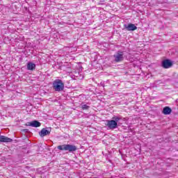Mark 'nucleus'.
Listing matches in <instances>:
<instances>
[{
  "label": "nucleus",
  "mask_w": 178,
  "mask_h": 178,
  "mask_svg": "<svg viewBox=\"0 0 178 178\" xmlns=\"http://www.w3.org/2000/svg\"><path fill=\"white\" fill-rule=\"evenodd\" d=\"M120 120H122V117L114 116L113 120L106 121V126H107L108 130H115V129H118L122 124V123L119 122Z\"/></svg>",
  "instance_id": "1"
},
{
  "label": "nucleus",
  "mask_w": 178,
  "mask_h": 178,
  "mask_svg": "<svg viewBox=\"0 0 178 178\" xmlns=\"http://www.w3.org/2000/svg\"><path fill=\"white\" fill-rule=\"evenodd\" d=\"M114 62L116 63H120V62H123L124 60V52L122 51H117L113 55Z\"/></svg>",
  "instance_id": "4"
},
{
  "label": "nucleus",
  "mask_w": 178,
  "mask_h": 178,
  "mask_svg": "<svg viewBox=\"0 0 178 178\" xmlns=\"http://www.w3.org/2000/svg\"><path fill=\"white\" fill-rule=\"evenodd\" d=\"M41 126V122L38 120L32 121V127H40Z\"/></svg>",
  "instance_id": "11"
},
{
  "label": "nucleus",
  "mask_w": 178,
  "mask_h": 178,
  "mask_svg": "<svg viewBox=\"0 0 178 178\" xmlns=\"http://www.w3.org/2000/svg\"><path fill=\"white\" fill-rule=\"evenodd\" d=\"M22 131H24V133H29V129H22Z\"/></svg>",
  "instance_id": "14"
},
{
  "label": "nucleus",
  "mask_w": 178,
  "mask_h": 178,
  "mask_svg": "<svg viewBox=\"0 0 178 178\" xmlns=\"http://www.w3.org/2000/svg\"><path fill=\"white\" fill-rule=\"evenodd\" d=\"M60 151H68V152H76L77 147L74 145H63L57 147Z\"/></svg>",
  "instance_id": "3"
},
{
  "label": "nucleus",
  "mask_w": 178,
  "mask_h": 178,
  "mask_svg": "<svg viewBox=\"0 0 178 178\" xmlns=\"http://www.w3.org/2000/svg\"><path fill=\"white\" fill-rule=\"evenodd\" d=\"M25 126L33 127V122H26Z\"/></svg>",
  "instance_id": "13"
},
{
  "label": "nucleus",
  "mask_w": 178,
  "mask_h": 178,
  "mask_svg": "<svg viewBox=\"0 0 178 178\" xmlns=\"http://www.w3.org/2000/svg\"><path fill=\"white\" fill-rule=\"evenodd\" d=\"M51 127L43 128L39 132V135L40 136V137H45V136H49V134H51Z\"/></svg>",
  "instance_id": "6"
},
{
  "label": "nucleus",
  "mask_w": 178,
  "mask_h": 178,
  "mask_svg": "<svg viewBox=\"0 0 178 178\" xmlns=\"http://www.w3.org/2000/svg\"><path fill=\"white\" fill-rule=\"evenodd\" d=\"M161 66L163 69H170L173 66V62L169 59L163 60L161 63Z\"/></svg>",
  "instance_id": "5"
},
{
  "label": "nucleus",
  "mask_w": 178,
  "mask_h": 178,
  "mask_svg": "<svg viewBox=\"0 0 178 178\" xmlns=\"http://www.w3.org/2000/svg\"><path fill=\"white\" fill-rule=\"evenodd\" d=\"M124 27L127 31H134L137 29V26L134 24H129L128 25H124Z\"/></svg>",
  "instance_id": "7"
},
{
  "label": "nucleus",
  "mask_w": 178,
  "mask_h": 178,
  "mask_svg": "<svg viewBox=\"0 0 178 178\" xmlns=\"http://www.w3.org/2000/svg\"><path fill=\"white\" fill-rule=\"evenodd\" d=\"M52 87L56 92H61L65 90V83L60 79H56L53 81Z\"/></svg>",
  "instance_id": "2"
},
{
  "label": "nucleus",
  "mask_w": 178,
  "mask_h": 178,
  "mask_svg": "<svg viewBox=\"0 0 178 178\" xmlns=\"http://www.w3.org/2000/svg\"><path fill=\"white\" fill-rule=\"evenodd\" d=\"M35 69V64L29 62L27 64V70H34Z\"/></svg>",
  "instance_id": "10"
},
{
  "label": "nucleus",
  "mask_w": 178,
  "mask_h": 178,
  "mask_svg": "<svg viewBox=\"0 0 178 178\" xmlns=\"http://www.w3.org/2000/svg\"><path fill=\"white\" fill-rule=\"evenodd\" d=\"M162 113H163V115H170V113H172V108L169 106H165L163 108Z\"/></svg>",
  "instance_id": "9"
},
{
  "label": "nucleus",
  "mask_w": 178,
  "mask_h": 178,
  "mask_svg": "<svg viewBox=\"0 0 178 178\" xmlns=\"http://www.w3.org/2000/svg\"><path fill=\"white\" fill-rule=\"evenodd\" d=\"M81 108L83 109V111H88L90 109V106L84 104V103H81Z\"/></svg>",
  "instance_id": "12"
},
{
  "label": "nucleus",
  "mask_w": 178,
  "mask_h": 178,
  "mask_svg": "<svg viewBox=\"0 0 178 178\" xmlns=\"http://www.w3.org/2000/svg\"><path fill=\"white\" fill-rule=\"evenodd\" d=\"M13 140L4 136H0L1 143H12Z\"/></svg>",
  "instance_id": "8"
}]
</instances>
